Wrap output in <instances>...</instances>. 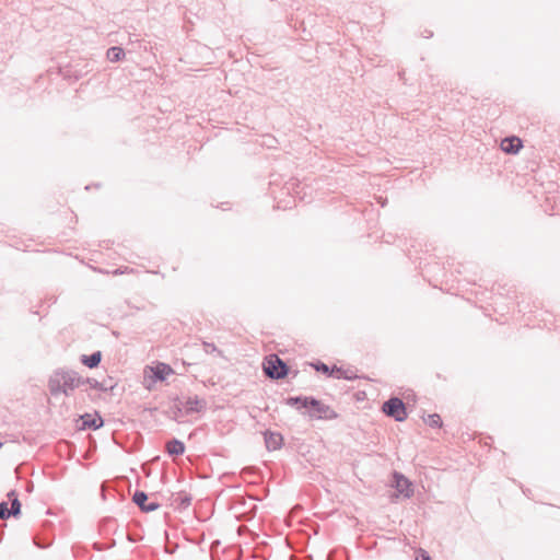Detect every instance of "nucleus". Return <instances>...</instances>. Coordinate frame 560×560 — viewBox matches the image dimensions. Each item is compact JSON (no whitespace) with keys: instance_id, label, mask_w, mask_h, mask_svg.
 I'll return each mask as SVG.
<instances>
[{"instance_id":"f3484780","label":"nucleus","mask_w":560,"mask_h":560,"mask_svg":"<svg viewBox=\"0 0 560 560\" xmlns=\"http://www.w3.org/2000/svg\"><path fill=\"white\" fill-rule=\"evenodd\" d=\"M417 560H432L425 552H421L418 557H417Z\"/></svg>"},{"instance_id":"f8f14e48","label":"nucleus","mask_w":560,"mask_h":560,"mask_svg":"<svg viewBox=\"0 0 560 560\" xmlns=\"http://www.w3.org/2000/svg\"><path fill=\"white\" fill-rule=\"evenodd\" d=\"M266 446L270 451H277L281 447L283 439L280 433L266 432L265 433Z\"/></svg>"},{"instance_id":"f03ea898","label":"nucleus","mask_w":560,"mask_h":560,"mask_svg":"<svg viewBox=\"0 0 560 560\" xmlns=\"http://www.w3.org/2000/svg\"><path fill=\"white\" fill-rule=\"evenodd\" d=\"M174 419L180 420L194 413H199L203 409V402L197 397H189L185 401H178L175 406Z\"/></svg>"},{"instance_id":"0eeeda50","label":"nucleus","mask_w":560,"mask_h":560,"mask_svg":"<svg viewBox=\"0 0 560 560\" xmlns=\"http://www.w3.org/2000/svg\"><path fill=\"white\" fill-rule=\"evenodd\" d=\"M79 420L82 421V424L79 425L80 430H96L103 425V419L97 412L82 415Z\"/></svg>"},{"instance_id":"ddd939ff","label":"nucleus","mask_w":560,"mask_h":560,"mask_svg":"<svg viewBox=\"0 0 560 560\" xmlns=\"http://www.w3.org/2000/svg\"><path fill=\"white\" fill-rule=\"evenodd\" d=\"M166 450L171 455H180L185 451L184 444L178 440H172L166 444Z\"/></svg>"},{"instance_id":"9b49d317","label":"nucleus","mask_w":560,"mask_h":560,"mask_svg":"<svg viewBox=\"0 0 560 560\" xmlns=\"http://www.w3.org/2000/svg\"><path fill=\"white\" fill-rule=\"evenodd\" d=\"M81 384H83V381L78 375H66L63 376L62 382V392L66 395H69L72 390L78 388Z\"/></svg>"},{"instance_id":"423d86ee","label":"nucleus","mask_w":560,"mask_h":560,"mask_svg":"<svg viewBox=\"0 0 560 560\" xmlns=\"http://www.w3.org/2000/svg\"><path fill=\"white\" fill-rule=\"evenodd\" d=\"M305 407L310 409L311 417L315 418H332L335 417L334 411L319 401L311 400L305 402Z\"/></svg>"},{"instance_id":"dca6fc26","label":"nucleus","mask_w":560,"mask_h":560,"mask_svg":"<svg viewBox=\"0 0 560 560\" xmlns=\"http://www.w3.org/2000/svg\"><path fill=\"white\" fill-rule=\"evenodd\" d=\"M424 422L432 428H441L442 427V419L436 413L429 415L427 418H424Z\"/></svg>"},{"instance_id":"39448f33","label":"nucleus","mask_w":560,"mask_h":560,"mask_svg":"<svg viewBox=\"0 0 560 560\" xmlns=\"http://www.w3.org/2000/svg\"><path fill=\"white\" fill-rule=\"evenodd\" d=\"M9 501L11 502V509H8V503H0V518L4 520L11 515H18L21 510V503L16 497L15 491L8 493Z\"/></svg>"},{"instance_id":"1a4fd4ad","label":"nucleus","mask_w":560,"mask_h":560,"mask_svg":"<svg viewBox=\"0 0 560 560\" xmlns=\"http://www.w3.org/2000/svg\"><path fill=\"white\" fill-rule=\"evenodd\" d=\"M148 495L142 491H137L133 494V502L141 508L144 512H151L159 508V503L156 502H150L147 504Z\"/></svg>"},{"instance_id":"20e7f679","label":"nucleus","mask_w":560,"mask_h":560,"mask_svg":"<svg viewBox=\"0 0 560 560\" xmlns=\"http://www.w3.org/2000/svg\"><path fill=\"white\" fill-rule=\"evenodd\" d=\"M383 411L396 421H404L407 418L405 404L399 398H392L386 401L383 405Z\"/></svg>"},{"instance_id":"f257e3e1","label":"nucleus","mask_w":560,"mask_h":560,"mask_svg":"<svg viewBox=\"0 0 560 560\" xmlns=\"http://www.w3.org/2000/svg\"><path fill=\"white\" fill-rule=\"evenodd\" d=\"M262 365L265 373L271 378H282L289 371L287 364L277 354L266 357Z\"/></svg>"},{"instance_id":"6e6552de","label":"nucleus","mask_w":560,"mask_h":560,"mask_svg":"<svg viewBox=\"0 0 560 560\" xmlns=\"http://www.w3.org/2000/svg\"><path fill=\"white\" fill-rule=\"evenodd\" d=\"M397 491L405 498H410L413 493L411 482L404 476L396 474L394 476Z\"/></svg>"},{"instance_id":"a211bd4d","label":"nucleus","mask_w":560,"mask_h":560,"mask_svg":"<svg viewBox=\"0 0 560 560\" xmlns=\"http://www.w3.org/2000/svg\"><path fill=\"white\" fill-rule=\"evenodd\" d=\"M317 370H322L323 372L327 373L328 372V366L325 365V364H322V366H317Z\"/></svg>"},{"instance_id":"4468645a","label":"nucleus","mask_w":560,"mask_h":560,"mask_svg":"<svg viewBox=\"0 0 560 560\" xmlns=\"http://www.w3.org/2000/svg\"><path fill=\"white\" fill-rule=\"evenodd\" d=\"M82 362L84 365H86L89 368L97 366L101 362V352H95L91 355H83Z\"/></svg>"},{"instance_id":"7ed1b4c3","label":"nucleus","mask_w":560,"mask_h":560,"mask_svg":"<svg viewBox=\"0 0 560 560\" xmlns=\"http://www.w3.org/2000/svg\"><path fill=\"white\" fill-rule=\"evenodd\" d=\"M173 374L174 370L168 364L162 362H158L144 369V377L151 383H155L156 381L163 382Z\"/></svg>"},{"instance_id":"2eb2a0df","label":"nucleus","mask_w":560,"mask_h":560,"mask_svg":"<svg viewBox=\"0 0 560 560\" xmlns=\"http://www.w3.org/2000/svg\"><path fill=\"white\" fill-rule=\"evenodd\" d=\"M125 52L120 47H112L107 51V57L110 61H118L124 57Z\"/></svg>"},{"instance_id":"9d476101","label":"nucleus","mask_w":560,"mask_h":560,"mask_svg":"<svg viewBox=\"0 0 560 560\" xmlns=\"http://www.w3.org/2000/svg\"><path fill=\"white\" fill-rule=\"evenodd\" d=\"M500 147L505 153H517L522 149L523 144L520 138L509 137L501 141Z\"/></svg>"}]
</instances>
